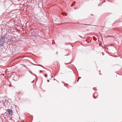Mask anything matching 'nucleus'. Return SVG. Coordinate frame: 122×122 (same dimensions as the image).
Wrapping results in <instances>:
<instances>
[{
  "label": "nucleus",
  "instance_id": "obj_6",
  "mask_svg": "<svg viewBox=\"0 0 122 122\" xmlns=\"http://www.w3.org/2000/svg\"><path fill=\"white\" fill-rule=\"evenodd\" d=\"M84 24V25H88V24Z\"/></svg>",
  "mask_w": 122,
  "mask_h": 122
},
{
  "label": "nucleus",
  "instance_id": "obj_2",
  "mask_svg": "<svg viewBox=\"0 0 122 122\" xmlns=\"http://www.w3.org/2000/svg\"><path fill=\"white\" fill-rule=\"evenodd\" d=\"M1 41H0V45L1 46L4 44L5 42V40L2 37H1L0 38Z\"/></svg>",
  "mask_w": 122,
  "mask_h": 122
},
{
  "label": "nucleus",
  "instance_id": "obj_1",
  "mask_svg": "<svg viewBox=\"0 0 122 122\" xmlns=\"http://www.w3.org/2000/svg\"><path fill=\"white\" fill-rule=\"evenodd\" d=\"M7 111L9 114L10 116H12L13 115V111L10 109H7Z\"/></svg>",
  "mask_w": 122,
  "mask_h": 122
},
{
  "label": "nucleus",
  "instance_id": "obj_8",
  "mask_svg": "<svg viewBox=\"0 0 122 122\" xmlns=\"http://www.w3.org/2000/svg\"><path fill=\"white\" fill-rule=\"evenodd\" d=\"M67 15V14H66V15Z\"/></svg>",
  "mask_w": 122,
  "mask_h": 122
},
{
  "label": "nucleus",
  "instance_id": "obj_9",
  "mask_svg": "<svg viewBox=\"0 0 122 122\" xmlns=\"http://www.w3.org/2000/svg\"><path fill=\"white\" fill-rule=\"evenodd\" d=\"M62 14H64V13H62Z\"/></svg>",
  "mask_w": 122,
  "mask_h": 122
},
{
  "label": "nucleus",
  "instance_id": "obj_3",
  "mask_svg": "<svg viewBox=\"0 0 122 122\" xmlns=\"http://www.w3.org/2000/svg\"><path fill=\"white\" fill-rule=\"evenodd\" d=\"M44 76L45 77H46L47 76V75L46 74H45L44 75Z\"/></svg>",
  "mask_w": 122,
  "mask_h": 122
},
{
  "label": "nucleus",
  "instance_id": "obj_4",
  "mask_svg": "<svg viewBox=\"0 0 122 122\" xmlns=\"http://www.w3.org/2000/svg\"><path fill=\"white\" fill-rule=\"evenodd\" d=\"M81 78V77H79V78H78V79L77 80V81H78V80H79V79H80V78Z\"/></svg>",
  "mask_w": 122,
  "mask_h": 122
},
{
  "label": "nucleus",
  "instance_id": "obj_7",
  "mask_svg": "<svg viewBox=\"0 0 122 122\" xmlns=\"http://www.w3.org/2000/svg\"><path fill=\"white\" fill-rule=\"evenodd\" d=\"M47 81L48 82H49V80H47Z\"/></svg>",
  "mask_w": 122,
  "mask_h": 122
},
{
  "label": "nucleus",
  "instance_id": "obj_5",
  "mask_svg": "<svg viewBox=\"0 0 122 122\" xmlns=\"http://www.w3.org/2000/svg\"><path fill=\"white\" fill-rule=\"evenodd\" d=\"M73 4H72V5H71V6H73Z\"/></svg>",
  "mask_w": 122,
  "mask_h": 122
}]
</instances>
